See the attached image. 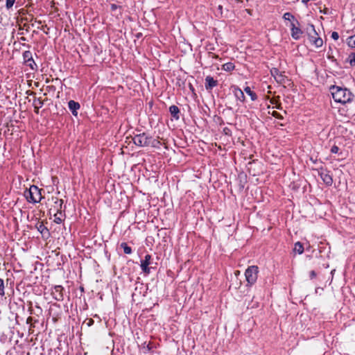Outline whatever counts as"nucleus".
Wrapping results in <instances>:
<instances>
[{
  "label": "nucleus",
  "mask_w": 355,
  "mask_h": 355,
  "mask_svg": "<svg viewBox=\"0 0 355 355\" xmlns=\"http://www.w3.org/2000/svg\"><path fill=\"white\" fill-rule=\"evenodd\" d=\"M331 94L336 102L343 104L351 101L353 98V95L349 90L336 86L331 88Z\"/></svg>",
  "instance_id": "1"
},
{
  "label": "nucleus",
  "mask_w": 355,
  "mask_h": 355,
  "mask_svg": "<svg viewBox=\"0 0 355 355\" xmlns=\"http://www.w3.org/2000/svg\"><path fill=\"white\" fill-rule=\"evenodd\" d=\"M132 140L136 146L139 147H146L149 146L158 147L160 144L159 141L147 135L146 133L136 135L132 137Z\"/></svg>",
  "instance_id": "2"
},
{
  "label": "nucleus",
  "mask_w": 355,
  "mask_h": 355,
  "mask_svg": "<svg viewBox=\"0 0 355 355\" xmlns=\"http://www.w3.org/2000/svg\"><path fill=\"white\" fill-rule=\"evenodd\" d=\"M24 196L29 202L33 203L39 202L42 198L41 190L35 185L31 186L29 189L25 191Z\"/></svg>",
  "instance_id": "3"
},
{
  "label": "nucleus",
  "mask_w": 355,
  "mask_h": 355,
  "mask_svg": "<svg viewBox=\"0 0 355 355\" xmlns=\"http://www.w3.org/2000/svg\"><path fill=\"white\" fill-rule=\"evenodd\" d=\"M306 32L309 36V42L315 47H321L323 44V40L320 37L313 24H309L306 27Z\"/></svg>",
  "instance_id": "4"
},
{
  "label": "nucleus",
  "mask_w": 355,
  "mask_h": 355,
  "mask_svg": "<svg viewBox=\"0 0 355 355\" xmlns=\"http://www.w3.org/2000/svg\"><path fill=\"white\" fill-rule=\"evenodd\" d=\"M258 267L255 266H250L245 272V279L250 285L255 283L257 279Z\"/></svg>",
  "instance_id": "5"
},
{
  "label": "nucleus",
  "mask_w": 355,
  "mask_h": 355,
  "mask_svg": "<svg viewBox=\"0 0 355 355\" xmlns=\"http://www.w3.org/2000/svg\"><path fill=\"white\" fill-rule=\"evenodd\" d=\"M318 174L324 184L328 186H331L332 184L333 179L328 171L321 169L320 171H318Z\"/></svg>",
  "instance_id": "6"
},
{
  "label": "nucleus",
  "mask_w": 355,
  "mask_h": 355,
  "mask_svg": "<svg viewBox=\"0 0 355 355\" xmlns=\"http://www.w3.org/2000/svg\"><path fill=\"white\" fill-rule=\"evenodd\" d=\"M299 24L295 23L294 21H292L290 26L291 30V36L295 40H298L301 37L302 34V31L301 29L297 26Z\"/></svg>",
  "instance_id": "7"
},
{
  "label": "nucleus",
  "mask_w": 355,
  "mask_h": 355,
  "mask_svg": "<svg viewBox=\"0 0 355 355\" xmlns=\"http://www.w3.org/2000/svg\"><path fill=\"white\" fill-rule=\"evenodd\" d=\"M272 76L275 78L277 82L284 83L286 77L283 74L282 72L277 68H272L270 70Z\"/></svg>",
  "instance_id": "8"
},
{
  "label": "nucleus",
  "mask_w": 355,
  "mask_h": 355,
  "mask_svg": "<svg viewBox=\"0 0 355 355\" xmlns=\"http://www.w3.org/2000/svg\"><path fill=\"white\" fill-rule=\"evenodd\" d=\"M151 264V256L150 254H146L145 256L144 260L141 261V268L144 272L150 273V268L148 267L149 265Z\"/></svg>",
  "instance_id": "9"
},
{
  "label": "nucleus",
  "mask_w": 355,
  "mask_h": 355,
  "mask_svg": "<svg viewBox=\"0 0 355 355\" xmlns=\"http://www.w3.org/2000/svg\"><path fill=\"white\" fill-rule=\"evenodd\" d=\"M218 85V81L215 80L213 77L208 76L205 78V88L206 89H211Z\"/></svg>",
  "instance_id": "10"
},
{
  "label": "nucleus",
  "mask_w": 355,
  "mask_h": 355,
  "mask_svg": "<svg viewBox=\"0 0 355 355\" xmlns=\"http://www.w3.org/2000/svg\"><path fill=\"white\" fill-rule=\"evenodd\" d=\"M51 200L52 202H53V205H52V207L57 212L60 211L62 205L63 204V200L61 199H59L58 197H52Z\"/></svg>",
  "instance_id": "11"
},
{
  "label": "nucleus",
  "mask_w": 355,
  "mask_h": 355,
  "mask_svg": "<svg viewBox=\"0 0 355 355\" xmlns=\"http://www.w3.org/2000/svg\"><path fill=\"white\" fill-rule=\"evenodd\" d=\"M233 92L237 100L241 102H243L245 101V95L241 89L237 87H234Z\"/></svg>",
  "instance_id": "12"
},
{
  "label": "nucleus",
  "mask_w": 355,
  "mask_h": 355,
  "mask_svg": "<svg viewBox=\"0 0 355 355\" xmlns=\"http://www.w3.org/2000/svg\"><path fill=\"white\" fill-rule=\"evenodd\" d=\"M69 110L74 116H77V110L80 108V104L74 101H69L68 103Z\"/></svg>",
  "instance_id": "13"
},
{
  "label": "nucleus",
  "mask_w": 355,
  "mask_h": 355,
  "mask_svg": "<svg viewBox=\"0 0 355 355\" xmlns=\"http://www.w3.org/2000/svg\"><path fill=\"white\" fill-rule=\"evenodd\" d=\"M36 228L42 234L43 236H49V230L42 223H37Z\"/></svg>",
  "instance_id": "14"
},
{
  "label": "nucleus",
  "mask_w": 355,
  "mask_h": 355,
  "mask_svg": "<svg viewBox=\"0 0 355 355\" xmlns=\"http://www.w3.org/2000/svg\"><path fill=\"white\" fill-rule=\"evenodd\" d=\"M169 112H170L171 114L173 116V118H175V119H179V118H180V116H179L180 110H179L178 106H176V105H171V106H170Z\"/></svg>",
  "instance_id": "15"
},
{
  "label": "nucleus",
  "mask_w": 355,
  "mask_h": 355,
  "mask_svg": "<svg viewBox=\"0 0 355 355\" xmlns=\"http://www.w3.org/2000/svg\"><path fill=\"white\" fill-rule=\"evenodd\" d=\"M62 287L61 286H57L55 287V292L53 293V294L55 295V299L60 301V300H62V298H63V296H62Z\"/></svg>",
  "instance_id": "16"
},
{
  "label": "nucleus",
  "mask_w": 355,
  "mask_h": 355,
  "mask_svg": "<svg viewBox=\"0 0 355 355\" xmlns=\"http://www.w3.org/2000/svg\"><path fill=\"white\" fill-rule=\"evenodd\" d=\"M283 18L285 19V20H288V21H290L291 23L292 21H294L295 23L299 24V22L295 18V17L290 12H286L284 14V16H283Z\"/></svg>",
  "instance_id": "17"
},
{
  "label": "nucleus",
  "mask_w": 355,
  "mask_h": 355,
  "mask_svg": "<svg viewBox=\"0 0 355 355\" xmlns=\"http://www.w3.org/2000/svg\"><path fill=\"white\" fill-rule=\"evenodd\" d=\"M293 251L295 252H297L298 254H302L304 252V247L300 242H297L295 244Z\"/></svg>",
  "instance_id": "18"
},
{
  "label": "nucleus",
  "mask_w": 355,
  "mask_h": 355,
  "mask_svg": "<svg viewBox=\"0 0 355 355\" xmlns=\"http://www.w3.org/2000/svg\"><path fill=\"white\" fill-rule=\"evenodd\" d=\"M244 91L246 92L247 94H248L250 96L252 101H255L257 99L256 94L253 92L249 87H246L244 89Z\"/></svg>",
  "instance_id": "19"
},
{
  "label": "nucleus",
  "mask_w": 355,
  "mask_h": 355,
  "mask_svg": "<svg viewBox=\"0 0 355 355\" xmlns=\"http://www.w3.org/2000/svg\"><path fill=\"white\" fill-rule=\"evenodd\" d=\"M33 106L35 109H40L43 105V101L41 98H35L33 101Z\"/></svg>",
  "instance_id": "20"
},
{
  "label": "nucleus",
  "mask_w": 355,
  "mask_h": 355,
  "mask_svg": "<svg viewBox=\"0 0 355 355\" xmlns=\"http://www.w3.org/2000/svg\"><path fill=\"white\" fill-rule=\"evenodd\" d=\"M234 69V64L232 62H227L223 65V69L226 71H231Z\"/></svg>",
  "instance_id": "21"
},
{
  "label": "nucleus",
  "mask_w": 355,
  "mask_h": 355,
  "mask_svg": "<svg viewBox=\"0 0 355 355\" xmlns=\"http://www.w3.org/2000/svg\"><path fill=\"white\" fill-rule=\"evenodd\" d=\"M121 248L123 249L125 254H130L132 253V249L129 247L126 243H121Z\"/></svg>",
  "instance_id": "22"
},
{
  "label": "nucleus",
  "mask_w": 355,
  "mask_h": 355,
  "mask_svg": "<svg viewBox=\"0 0 355 355\" xmlns=\"http://www.w3.org/2000/svg\"><path fill=\"white\" fill-rule=\"evenodd\" d=\"M347 42L349 46L351 48H355V34L347 38Z\"/></svg>",
  "instance_id": "23"
},
{
  "label": "nucleus",
  "mask_w": 355,
  "mask_h": 355,
  "mask_svg": "<svg viewBox=\"0 0 355 355\" xmlns=\"http://www.w3.org/2000/svg\"><path fill=\"white\" fill-rule=\"evenodd\" d=\"M25 64L30 67V68L33 70H35L37 68V66L33 58L28 61L25 62Z\"/></svg>",
  "instance_id": "24"
},
{
  "label": "nucleus",
  "mask_w": 355,
  "mask_h": 355,
  "mask_svg": "<svg viewBox=\"0 0 355 355\" xmlns=\"http://www.w3.org/2000/svg\"><path fill=\"white\" fill-rule=\"evenodd\" d=\"M23 58L24 62L28 61L29 60H31L33 58L32 53L30 51H26L23 53Z\"/></svg>",
  "instance_id": "25"
},
{
  "label": "nucleus",
  "mask_w": 355,
  "mask_h": 355,
  "mask_svg": "<svg viewBox=\"0 0 355 355\" xmlns=\"http://www.w3.org/2000/svg\"><path fill=\"white\" fill-rule=\"evenodd\" d=\"M58 214L60 215H61V212L60 211H59L57 214H54V222L58 223V224H60V223H61L62 219V218L60 216H58Z\"/></svg>",
  "instance_id": "26"
},
{
  "label": "nucleus",
  "mask_w": 355,
  "mask_h": 355,
  "mask_svg": "<svg viewBox=\"0 0 355 355\" xmlns=\"http://www.w3.org/2000/svg\"><path fill=\"white\" fill-rule=\"evenodd\" d=\"M349 62L351 65L355 64V53H352L349 55Z\"/></svg>",
  "instance_id": "27"
},
{
  "label": "nucleus",
  "mask_w": 355,
  "mask_h": 355,
  "mask_svg": "<svg viewBox=\"0 0 355 355\" xmlns=\"http://www.w3.org/2000/svg\"><path fill=\"white\" fill-rule=\"evenodd\" d=\"M15 1L16 0H6V8L8 10L10 9L13 6Z\"/></svg>",
  "instance_id": "28"
},
{
  "label": "nucleus",
  "mask_w": 355,
  "mask_h": 355,
  "mask_svg": "<svg viewBox=\"0 0 355 355\" xmlns=\"http://www.w3.org/2000/svg\"><path fill=\"white\" fill-rule=\"evenodd\" d=\"M331 37L334 40H337L338 38H339V35L337 32H333L331 33Z\"/></svg>",
  "instance_id": "29"
},
{
  "label": "nucleus",
  "mask_w": 355,
  "mask_h": 355,
  "mask_svg": "<svg viewBox=\"0 0 355 355\" xmlns=\"http://www.w3.org/2000/svg\"><path fill=\"white\" fill-rule=\"evenodd\" d=\"M0 282H1V285H0V291H1V295H4V292H3V282L2 279H0Z\"/></svg>",
  "instance_id": "30"
},
{
  "label": "nucleus",
  "mask_w": 355,
  "mask_h": 355,
  "mask_svg": "<svg viewBox=\"0 0 355 355\" xmlns=\"http://www.w3.org/2000/svg\"><path fill=\"white\" fill-rule=\"evenodd\" d=\"M338 150H339V148H338V146H334L331 148V153H337L338 152Z\"/></svg>",
  "instance_id": "31"
},
{
  "label": "nucleus",
  "mask_w": 355,
  "mask_h": 355,
  "mask_svg": "<svg viewBox=\"0 0 355 355\" xmlns=\"http://www.w3.org/2000/svg\"><path fill=\"white\" fill-rule=\"evenodd\" d=\"M272 116L276 117V118H278V119H282V116L280 115V114H279L276 111H274L272 112Z\"/></svg>",
  "instance_id": "32"
},
{
  "label": "nucleus",
  "mask_w": 355,
  "mask_h": 355,
  "mask_svg": "<svg viewBox=\"0 0 355 355\" xmlns=\"http://www.w3.org/2000/svg\"><path fill=\"white\" fill-rule=\"evenodd\" d=\"M315 276H316V273H315V272L314 270H311V271L310 272V277H311V279H313V278H314Z\"/></svg>",
  "instance_id": "33"
},
{
  "label": "nucleus",
  "mask_w": 355,
  "mask_h": 355,
  "mask_svg": "<svg viewBox=\"0 0 355 355\" xmlns=\"http://www.w3.org/2000/svg\"><path fill=\"white\" fill-rule=\"evenodd\" d=\"M33 320V318L32 317H28L26 320V322L28 324V323H31Z\"/></svg>",
  "instance_id": "34"
},
{
  "label": "nucleus",
  "mask_w": 355,
  "mask_h": 355,
  "mask_svg": "<svg viewBox=\"0 0 355 355\" xmlns=\"http://www.w3.org/2000/svg\"><path fill=\"white\" fill-rule=\"evenodd\" d=\"M93 323H94L93 320L90 319V320H89L88 325H89H89H92Z\"/></svg>",
  "instance_id": "35"
},
{
  "label": "nucleus",
  "mask_w": 355,
  "mask_h": 355,
  "mask_svg": "<svg viewBox=\"0 0 355 355\" xmlns=\"http://www.w3.org/2000/svg\"><path fill=\"white\" fill-rule=\"evenodd\" d=\"M310 0H302V2L304 3H307Z\"/></svg>",
  "instance_id": "36"
},
{
  "label": "nucleus",
  "mask_w": 355,
  "mask_h": 355,
  "mask_svg": "<svg viewBox=\"0 0 355 355\" xmlns=\"http://www.w3.org/2000/svg\"><path fill=\"white\" fill-rule=\"evenodd\" d=\"M35 111L36 113H38L39 109H35Z\"/></svg>",
  "instance_id": "37"
},
{
  "label": "nucleus",
  "mask_w": 355,
  "mask_h": 355,
  "mask_svg": "<svg viewBox=\"0 0 355 355\" xmlns=\"http://www.w3.org/2000/svg\"><path fill=\"white\" fill-rule=\"evenodd\" d=\"M235 274H236V275H239V271H238V270H237V271H236Z\"/></svg>",
  "instance_id": "38"
},
{
  "label": "nucleus",
  "mask_w": 355,
  "mask_h": 355,
  "mask_svg": "<svg viewBox=\"0 0 355 355\" xmlns=\"http://www.w3.org/2000/svg\"><path fill=\"white\" fill-rule=\"evenodd\" d=\"M218 8H219V9H221V8H222V6H218Z\"/></svg>",
  "instance_id": "39"
},
{
  "label": "nucleus",
  "mask_w": 355,
  "mask_h": 355,
  "mask_svg": "<svg viewBox=\"0 0 355 355\" xmlns=\"http://www.w3.org/2000/svg\"><path fill=\"white\" fill-rule=\"evenodd\" d=\"M2 0H0V2Z\"/></svg>",
  "instance_id": "40"
}]
</instances>
